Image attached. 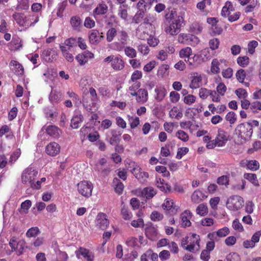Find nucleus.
Wrapping results in <instances>:
<instances>
[{
	"mask_svg": "<svg viewBox=\"0 0 261 261\" xmlns=\"http://www.w3.org/2000/svg\"><path fill=\"white\" fill-rule=\"evenodd\" d=\"M165 32L171 35H175L180 31V28L185 25L183 17H166Z\"/></svg>",
	"mask_w": 261,
	"mask_h": 261,
	"instance_id": "f257e3e1",
	"label": "nucleus"
},
{
	"mask_svg": "<svg viewBox=\"0 0 261 261\" xmlns=\"http://www.w3.org/2000/svg\"><path fill=\"white\" fill-rule=\"evenodd\" d=\"M89 92L90 95L91 101H89L87 99H84L83 106L88 112L93 113L98 109L99 98L96 90L93 87L90 88Z\"/></svg>",
	"mask_w": 261,
	"mask_h": 261,
	"instance_id": "f03ea898",
	"label": "nucleus"
},
{
	"mask_svg": "<svg viewBox=\"0 0 261 261\" xmlns=\"http://www.w3.org/2000/svg\"><path fill=\"white\" fill-rule=\"evenodd\" d=\"M236 134L244 141L249 140L252 136L253 129L249 123H242L239 124L236 128Z\"/></svg>",
	"mask_w": 261,
	"mask_h": 261,
	"instance_id": "7ed1b4c3",
	"label": "nucleus"
},
{
	"mask_svg": "<svg viewBox=\"0 0 261 261\" xmlns=\"http://www.w3.org/2000/svg\"><path fill=\"white\" fill-rule=\"evenodd\" d=\"M38 171L33 167H29L24 170L21 174V181L23 184L30 186L34 181L38 175Z\"/></svg>",
	"mask_w": 261,
	"mask_h": 261,
	"instance_id": "20e7f679",
	"label": "nucleus"
},
{
	"mask_svg": "<svg viewBox=\"0 0 261 261\" xmlns=\"http://www.w3.org/2000/svg\"><path fill=\"white\" fill-rule=\"evenodd\" d=\"M243 198L238 195L230 197L226 202L227 207L231 211H237L241 209L244 205Z\"/></svg>",
	"mask_w": 261,
	"mask_h": 261,
	"instance_id": "39448f33",
	"label": "nucleus"
},
{
	"mask_svg": "<svg viewBox=\"0 0 261 261\" xmlns=\"http://www.w3.org/2000/svg\"><path fill=\"white\" fill-rule=\"evenodd\" d=\"M106 63H111V67L116 70H121L124 67V62L119 56L111 55L104 59Z\"/></svg>",
	"mask_w": 261,
	"mask_h": 261,
	"instance_id": "423d86ee",
	"label": "nucleus"
},
{
	"mask_svg": "<svg viewBox=\"0 0 261 261\" xmlns=\"http://www.w3.org/2000/svg\"><path fill=\"white\" fill-rule=\"evenodd\" d=\"M92 184L88 181H82L77 184V190L80 194L85 197L92 195Z\"/></svg>",
	"mask_w": 261,
	"mask_h": 261,
	"instance_id": "0eeeda50",
	"label": "nucleus"
},
{
	"mask_svg": "<svg viewBox=\"0 0 261 261\" xmlns=\"http://www.w3.org/2000/svg\"><path fill=\"white\" fill-rule=\"evenodd\" d=\"M199 236L196 234H192L190 237V242L185 247V249L190 252H195L199 249Z\"/></svg>",
	"mask_w": 261,
	"mask_h": 261,
	"instance_id": "6e6552de",
	"label": "nucleus"
},
{
	"mask_svg": "<svg viewBox=\"0 0 261 261\" xmlns=\"http://www.w3.org/2000/svg\"><path fill=\"white\" fill-rule=\"evenodd\" d=\"M132 96H136L137 102L140 104L145 103L148 98V93L147 91L145 89H139L137 93L132 94Z\"/></svg>",
	"mask_w": 261,
	"mask_h": 261,
	"instance_id": "1a4fd4ad",
	"label": "nucleus"
},
{
	"mask_svg": "<svg viewBox=\"0 0 261 261\" xmlns=\"http://www.w3.org/2000/svg\"><path fill=\"white\" fill-rule=\"evenodd\" d=\"M41 56L45 61L52 62L57 59V53L53 48H48L43 50Z\"/></svg>",
	"mask_w": 261,
	"mask_h": 261,
	"instance_id": "9d476101",
	"label": "nucleus"
},
{
	"mask_svg": "<svg viewBox=\"0 0 261 261\" xmlns=\"http://www.w3.org/2000/svg\"><path fill=\"white\" fill-rule=\"evenodd\" d=\"M95 223L96 226L102 230L106 229L109 225V221L103 213L98 214Z\"/></svg>",
	"mask_w": 261,
	"mask_h": 261,
	"instance_id": "9b49d317",
	"label": "nucleus"
},
{
	"mask_svg": "<svg viewBox=\"0 0 261 261\" xmlns=\"http://www.w3.org/2000/svg\"><path fill=\"white\" fill-rule=\"evenodd\" d=\"M207 22L211 25L212 30L214 34L219 35L222 33V27L217 17H208Z\"/></svg>",
	"mask_w": 261,
	"mask_h": 261,
	"instance_id": "f8f14e48",
	"label": "nucleus"
},
{
	"mask_svg": "<svg viewBox=\"0 0 261 261\" xmlns=\"http://www.w3.org/2000/svg\"><path fill=\"white\" fill-rule=\"evenodd\" d=\"M234 11V8L232 3L229 1H227L225 5L223 6L221 11V15L222 16H240L241 13L237 12L234 15H230L231 12Z\"/></svg>",
	"mask_w": 261,
	"mask_h": 261,
	"instance_id": "ddd939ff",
	"label": "nucleus"
},
{
	"mask_svg": "<svg viewBox=\"0 0 261 261\" xmlns=\"http://www.w3.org/2000/svg\"><path fill=\"white\" fill-rule=\"evenodd\" d=\"M229 233V229L227 227L219 229L216 232L210 233L208 234V238L210 240H217L218 238L226 237Z\"/></svg>",
	"mask_w": 261,
	"mask_h": 261,
	"instance_id": "4468645a",
	"label": "nucleus"
},
{
	"mask_svg": "<svg viewBox=\"0 0 261 261\" xmlns=\"http://www.w3.org/2000/svg\"><path fill=\"white\" fill-rule=\"evenodd\" d=\"M198 38L194 35L188 34H180L178 36V41L180 43L186 44H191L192 42H196Z\"/></svg>",
	"mask_w": 261,
	"mask_h": 261,
	"instance_id": "2eb2a0df",
	"label": "nucleus"
},
{
	"mask_svg": "<svg viewBox=\"0 0 261 261\" xmlns=\"http://www.w3.org/2000/svg\"><path fill=\"white\" fill-rule=\"evenodd\" d=\"M94 57V54L89 51H86L82 54L77 55L75 59L80 65H84L90 59Z\"/></svg>",
	"mask_w": 261,
	"mask_h": 261,
	"instance_id": "dca6fc26",
	"label": "nucleus"
},
{
	"mask_svg": "<svg viewBox=\"0 0 261 261\" xmlns=\"http://www.w3.org/2000/svg\"><path fill=\"white\" fill-rule=\"evenodd\" d=\"M103 39V36L99 35V32L97 30H92L89 33V42L92 44H97Z\"/></svg>",
	"mask_w": 261,
	"mask_h": 261,
	"instance_id": "f3484780",
	"label": "nucleus"
},
{
	"mask_svg": "<svg viewBox=\"0 0 261 261\" xmlns=\"http://www.w3.org/2000/svg\"><path fill=\"white\" fill-rule=\"evenodd\" d=\"M60 151V146L55 142L50 143L46 147V152L50 156H56L59 153Z\"/></svg>",
	"mask_w": 261,
	"mask_h": 261,
	"instance_id": "a211bd4d",
	"label": "nucleus"
},
{
	"mask_svg": "<svg viewBox=\"0 0 261 261\" xmlns=\"http://www.w3.org/2000/svg\"><path fill=\"white\" fill-rule=\"evenodd\" d=\"M163 208L169 211L170 215H174L176 214L179 207L177 206L174 205L173 200L166 199L165 202L163 203Z\"/></svg>",
	"mask_w": 261,
	"mask_h": 261,
	"instance_id": "6ab92c4d",
	"label": "nucleus"
},
{
	"mask_svg": "<svg viewBox=\"0 0 261 261\" xmlns=\"http://www.w3.org/2000/svg\"><path fill=\"white\" fill-rule=\"evenodd\" d=\"M227 133L222 129H219L218 135L215 139V143L218 146H223L227 141Z\"/></svg>",
	"mask_w": 261,
	"mask_h": 261,
	"instance_id": "aec40b11",
	"label": "nucleus"
},
{
	"mask_svg": "<svg viewBox=\"0 0 261 261\" xmlns=\"http://www.w3.org/2000/svg\"><path fill=\"white\" fill-rule=\"evenodd\" d=\"M75 254L78 258H80V255L83 256L87 261H93V254L87 249L80 247L78 250L75 251Z\"/></svg>",
	"mask_w": 261,
	"mask_h": 261,
	"instance_id": "412c9836",
	"label": "nucleus"
},
{
	"mask_svg": "<svg viewBox=\"0 0 261 261\" xmlns=\"http://www.w3.org/2000/svg\"><path fill=\"white\" fill-rule=\"evenodd\" d=\"M222 64H224L226 66V61L225 60H218L217 59L213 60L211 63V71L214 74H217L220 72V67Z\"/></svg>",
	"mask_w": 261,
	"mask_h": 261,
	"instance_id": "4be33fe9",
	"label": "nucleus"
},
{
	"mask_svg": "<svg viewBox=\"0 0 261 261\" xmlns=\"http://www.w3.org/2000/svg\"><path fill=\"white\" fill-rule=\"evenodd\" d=\"M83 117L79 111L75 112V113L71 120L70 126L74 129L77 128L80 124L83 121Z\"/></svg>",
	"mask_w": 261,
	"mask_h": 261,
	"instance_id": "5701e85b",
	"label": "nucleus"
},
{
	"mask_svg": "<svg viewBox=\"0 0 261 261\" xmlns=\"http://www.w3.org/2000/svg\"><path fill=\"white\" fill-rule=\"evenodd\" d=\"M202 83V77L198 73H194L191 76V82L190 87L192 89H196L200 87Z\"/></svg>",
	"mask_w": 261,
	"mask_h": 261,
	"instance_id": "b1692460",
	"label": "nucleus"
},
{
	"mask_svg": "<svg viewBox=\"0 0 261 261\" xmlns=\"http://www.w3.org/2000/svg\"><path fill=\"white\" fill-rule=\"evenodd\" d=\"M158 234L157 228L152 224L149 225L145 229L146 237L149 240H153Z\"/></svg>",
	"mask_w": 261,
	"mask_h": 261,
	"instance_id": "393cba45",
	"label": "nucleus"
},
{
	"mask_svg": "<svg viewBox=\"0 0 261 261\" xmlns=\"http://www.w3.org/2000/svg\"><path fill=\"white\" fill-rule=\"evenodd\" d=\"M156 185L161 191L165 193H170L171 191V186L167 183H165L163 179L156 178Z\"/></svg>",
	"mask_w": 261,
	"mask_h": 261,
	"instance_id": "a878e982",
	"label": "nucleus"
},
{
	"mask_svg": "<svg viewBox=\"0 0 261 261\" xmlns=\"http://www.w3.org/2000/svg\"><path fill=\"white\" fill-rule=\"evenodd\" d=\"M46 133L54 138H58L61 134L59 128L55 125L48 126L46 129Z\"/></svg>",
	"mask_w": 261,
	"mask_h": 261,
	"instance_id": "bb28decb",
	"label": "nucleus"
},
{
	"mask_svg": "<svg viewBox=\"0 0 261 261\" xmlns=\"http://www.w3.org/2000/svg\"><path fill=\"white\" fill-rule=\"evenodd\" d=\"M192 213L190 211H185L184 213L181 215V226L184 227L190 226L191 223L190 221Z\"/></svg>",
	"mask_w": 261,
	"mask_h": 261,
	"instance_id": "cd10ccee",
	"label": "nucleus"
},
{
	"mask_svg": "<svg viewBox=\"0 0 261 261\" xmlns=\"http://www.w3.org/2000/svg\"><path fill=\"white\" fill-rule=\"evenodd\" d=\"M62 94L60 91L51 90L49 99L53 103H58L62 100Z\"/></svg>",
	"mask_w": 261,
	"mask_h": 261,
	"instance_id": "c85d7f7f",
	"label": "nucleus"
},
{
	"mask_svg": "<svg viewBox=\"0 0 261 261\" xmlns=\"http://www.w3.org/2000/svg\"><path fill=\"white\" fill-rule=\"evenodd\" d=\"M206 197V196L201 191L196 190L193 193L191 196V199L193 202L198 203Z\"/></svg>",
	"mask_w": 261,
	"mask_h": 261,
	"instance_id": "c756f323",
	"label": "nucleus"
},
{
	"mask_svg": "<svg viewBox=\"0 0 261 261\" xmlns=\"http://www.w3.org/2000/svg\"><path fill=\"white\" fill-rule=\"evenodd\" d=\"M111 133L112 137L109 139L110 144L113 145L118 143L120 141V136L121 135V133L115 129L111 130Z\"/></svg>",
	"mask_w": 261,
	"mask_h": 261,
	"instance_id": "7c9ffc66",
	"label": "nucleus"
},
{
	"mask_svg": "<svg viewBox=\"0 0 261 261\" xmlns=\"http://www.w3.org/2000/svg\"><path fill=\"white\" fill-rule=\"evenodd\" d=\"M10 66L14 67L15 73L18 75H21L23 74L24 70L23 66L16 61L12 60L10 63Z\"/></svg>",
	"mask_w": 261,
	"mask_h": 261,
	"instance_id": "2f4dec72",
	"label": "nucleus"
},
{
	"mask_svg": "<svg viewBox=\"0 0 261 261\" xmlns=\"http://www.w3.org/2000/svg\"><path fill=\"white\" fill-rule=\"evenodd\" d=\"M154 91L156 93L155 99L158 101L163 100L167 93L166 89L163 87H160L155 88Z\"/></svg>",
	"mask_w": 261,
	"mask_h": 261,
	"instance_id": "473e14b6",
	"label": "nucleus"
},
{
	"mask_svg": "<svg viewBox=\"0 0 261 261\" xmlns=\"http://www.w3.org/2000/svg\"><path fill=\"white\" fill-rule=\"evenodd\" d=\"M142 194L147 199H151L155 194L156 191L152 187L145 188L142 192Z\"/></svg>",
	"mask_w": 261,
	"mask_h": 261,
	"instance_id": "72a5a7b5",
	"label": "nucleus"
},
{
	"mask_svg": "<svg viewBox=\"0 0 261 261\" xmlns=\"http://www.w3.org/2000/svg\"><path fill=\"white\" fill-rule=\"evenodd\" d=\"M70 23L73 29L77 31H80L82 27L80 17H71Z\"/></svg>",
	"mask_w": 261,
	"mask_h": 261,
	"instance_id": "f704fd0d",
	"label": "nucleus"
},
{
	"mask_svg": "<svg viewBox=\"0 0 261 261\" xmlns=\"http://www.w3.org/2000/svg\"><path fill=\"white\" fill-rule=\"evenodd\" d=\"M182 113L177 107H174L169 112V116L172 118L179 119L182 117Z\"/></svg>",
	"mask_w": 261,
	"mask_h": 261,
	"instance_id": "c9c22d12",
	"label": "nucleus"
},
{
	"mask_svg": "<svg viewBox=\"0 0 261 261\" xmlns=\"http://www.w3.org/2000/svg\"><path fill=\"white\" fill-rule=\"evenodd\" d=\"M137 7L139 10L137 15H138L139 16L144 15L145 12L147 9V6L145 4V0H140L137 5Z\"/></svg>",
	"mask_w": 261,
	"mask_h": 261,
	"instance_id": "e433bc0d",
	"label": "nucleus"
},
{
	"mask_svg": "<svg viewBox=\"0 0 261 261\" xmlns=\"http://www.w3.org/2000/svg\"><path fill=\"white\" fill-rule=\"evenodd\" d=\"M202 26L199 22H194L190 27V31L191 32L194 34H199L202 30Z\"/></svg>",
	"mask_w": 261,
	"mask_h": 261,
	"instance_id": "4c0bfd02",
	"label": "nucleus"
},
{
	"mask_svg": "<svg viewBox=\"0 0 261 261\" xmlns=\"http://www.w3.org/2000/svg\"><path fill=\"white\" fill-rule=\"evenodd\" d=\"M113 184L115 187V190L118 194H121L123 190L124 186L123 184L120 182L119 179L115 177L113 179Z\"/></svg>",
	"mask_w": 261,
	"mask_h": 261,
	"instance_id": "58836bf2",
	"label": "nucleus"
},
{
	"mask_svg": "<svg viewBox=\"0 0 261 261\" xmlns=\"http://www.w3.org/2000/svg\"><path fill=\"white\" fill-rule=\"evenodd\" d=\"M244 177L250 181L254 186L258 187L259 184L256 174L253 173H245Z\"/></svg>",
	"mask_w": 261,
	"mask_h": 261,
	"instance_id": "ea45409f",
	"label": "nucleus"
},
{
	"mask_svg": "<svg viewBox=\"0 0 261 261\" xmlns=\"http://www.w3.org/2000/svg\"><path fill=\"white\" fill-rule=\"evenodd\" d=\"M108 10V6L104 3L99 4L95 9L94 12L96 15L105 14Z\"/></svg>",
	"mask_w": 261,
	"mask_h": 261,
	"instance_id": "a19ab883",
	"label": "nucleus"
},
{
	"mask_svg": "<svg viewBox=\"0 0 261 261\" xmlns=\"http://www.w3.org/2000/svg\"><path fill=\"white\" fill-rule=\"evenodd\" d=\"M192 49L189 47H186L182 48L179 51V57L181 58L185 59V62L186 59H187L188 57L192 56Z\"/></svg>",
	"mask_w": 261,
	"mask_h": 261,
	"instance_id": "79ce46f5",
	"label": "nucleus"
},
{
	"mask_svg": "<svg viewBox=\"0 0 261 261\" xmlns=\"http://www.w3.org/2000/svg\"><path fill=\"white\" fill-rule=\"evenodd\" d=\"M32 205V202L30 200H26L21 204L20 209L19 212L21 214H27L28 212L29 209Z\"/></svg>",
	"mask_w": 261,
	"mask_h": 261,
	"instance_id": "37998d69",
	"label": "nucleus"
},
{
	"mask_svg": "<svg viewBox=\"0 0 261 261\" xmlns=\"http://www.w3.org/2000/svg\"><path fill=\"white\" fill-rule=\"evenodd\" d=\"M125 55L132 59H133L137 56V51L133 47L130 46H125L124 49Z\"/></svg>",
	"mask_w": 261,
	"mask_h": 261,
	"instance_id": "c03bdc74",
	"label": "nucleus"
},
{
	"mask_svg": "<svg viewBox=\"0 0 261 261\" xmlns=\"http://www.w3.org/2000/svg\"><path fill=\"white\" fill-rule=\"evenodd\" d=\"M197 214L200 216H204L208 213V208L206 203L200 204L196 208Z\"/></svg>",
	"mask_w": 261,
	"mask_h": 261,
	"instance_id": "a18cd8bd",
	"label": "nucleus"
},
{
	"mask_svg": "<svg viewBox=\"0 0 261 261\" xmlns=\"http://www.w3.org/2000/svg\"><path fill=\"white\" fill-rule=\"evenodd\" d=\"M128 165L129 168H132V169L130 171L137 178V176L138 175V173L139 174L141 170V168L134 162H130Z\"/></svg>",
	"mask_w": 261,
	"mask_h": 261,
	"instance_id": "49530a36",
	"label": "nucleus"
},
{
	"mask_svg": "<svg viewBox=\"0 0 261 261\" xmlns=\"http://www.w3.org/2000/svg\"><path fill=\"white\" fill-rule=\"evenodd\" d=\"M121 214L122 218L125 220H129L132 217L131 213L128 212L127 207L125 205H123L121 207Z\"/></svg>",
	"mask_w": 261,
	"mask_h": 261,
	"instance_id": "de8ad7c7",
	"label": "nucleus"
},
{
	"mask_svg": "<svg viewBox=\"0 0 261 261\" xmlns=\"http://www.w3.org/2000/svg\"><path fill=\"white\" fill-rule=\"evenodd\" d=\"M27 17H15V20L19 25L28 27L31 25V23L27 20Z\"/></svg>",
	"mask_w": 261,
	"mask_h": 261,
	"instance_id": "09e8293b",
	"label": "nucleus"
},
{
	"mask_svg": "<svg viewBox=\"0 0 261 261\" xmlns=\"http://www.w3.org/2000/svg\"><path fill=\"white\" fill-rule=\"evenodd\" d=\"M249 59L247 56L239 57L237 59L238 64L243 67L247 66L249 64Z\"/></svg>",
	"mask_w": 261,
	"mask_h": 261,
	"instance_id": "8fccbe9b",
	"label": "nucleus"
},
{
	"mask_svg": "<svg viewBox=\"0 0 261 261\" xmlns=\"http://www.w3.org/2000/svg\"><path fill=\"white\" fill-rule=\"evenodd\" d=\"M40 232L39 229L37 227H33L30 228L26 233L28 237H35Z\"/></svg>",
	"mask_w": 261,
	"mask_h": 261,
	"instance_id": "3c124183",
	"label": "nucleus"
},
{
	"mask_svg": "<svg viewBox=\"0 0 261 261\" xmlns=\"http://www.w3.org/2000/svg\"><path fill=\"white\" fill-rule=\"evenodd\" d=\"M235 93L239 98L244 99L247 98L248 93L246 90L243 88H239L235 91Z\"/></svg>",
	"mask_w": 261,
	"mask_h": 261,
	"instance_id": "603ef678",
	"label": "nucleus"
},
{
	"mask_svg": "<svg viewBox=\"0 0 261 261\" xmlns=\"http://www.w3.org/2000/svg\"><path fill=\"white\" fill-rule=\"evenodd\" d=\"M163 215L158 211H153L150 215V219L153 221H159L163 219Z\"/></svg>",
	"mask_w": 261,
	"mask_h": 261,
	"instance_id": "864d4df0",
	"label": "nucleus"
},
{
	"mask_svg": "<svg viewBox=\"0 0 261 261\" xmlns=\"http://www.w3.org/2000/svg\"><path fill=\"white\" fill-rule=\"evenodd\" d=\"M236 76L238 81L243 83L246 77V72L244 70L241 69L237 72Z\"/></svg>",
	"mask_w": 261,
	"mask_h": 261,
	"instance_id": "5fc2aeb1",
	"label": "nucleus"
},
{
	"mask_svg": "<svg viewBox=\"0 0 261 261\" xmlns=\"http://www.w3.org/2000/svg\"><path fill=\"white\" fill-rule=\"evenodd\" d=\"M170 253L169 251L164 250L160 252L159 257L161 261H166L170 258Z\"/></svg>",
	"mask_w": 261,
	"mask_h": 261,
	"instance_id": "6e6d98bb",
	"label": "nucleus"
},
{
	"mask_svg": "<svg viewBox=\"0 0 261 261\" xmlns=\"http://www.w3.org/2000/svg\"><path fill=\"white\" fill-rule=\"evenodd\" d=\"M226 120L229 122L230 124H233L237 121V116L234 112H229L227 114L225 117Z\"/></svg>",
	"mask_w": 261,
	"mask_h": 261,
	"instance_id": "4d7b16f0",
	"label": "nucleus"
},
{
	"mask_svg": "<svg viewBox=\"0 0 261 261\" xmlns=\"http://www.w3.org/2000/svg\"><path fill=\"white\" fill-rule=\"evenodd\" d=\"M176 136L184 142H187L189 140L188 134L184 131L179 130L176 133Z\"/></svg>",
	"mask_w": 261,
	"mask_h": 261,
	"instance_id": "13d9d810",
	"label": "nucleus"
},
{
	"mask_svg": "<svg viewBox=\"0 0 261 261\" xmlns=\"http://www.w3.org/2000/svg\"><path fill=\"white\" fill-rule=\"evenodd\" d=\"M226 261H241V259L238 254L232 252L226 256Z\"/></svg>",
	"mask_w": 261,
	"mask_h": 261,
	"instance_id": "bf43d9fd",
	"label": "nucleus"
},
{
	"mask_svg": "<svg viewBox=\"0 0 261 261\" xmlns=\"http://www.w3.org/2000/svg\"><path fill=\"white\" fill-rule=\"evenodd\" d=\"M11 44L13 46L14 48H12V49L14 50H17L20 49L22 46V44L21 43V41L19 40V38H13V40L11 42Z\"/></svg>",
	"mask_w": 261,
	"mask_h": 261,
	"instance_id": "052dcab7",
	"label": "nucleus"
},
{
	"mask_svg": "<svg viewBox=\"0 0 261 261\" xmlns=\"http://www.w3.org/2000/svg\"><path fill=\"white\" fill-rule=\"evenodd\" d=\"M77 40L75 38H70L65 40L64 44L69 48L77 45Z\"/></svg>",
	"mask_w": 261,
	"mask_h": 261,
	"instance_id": "680f3d73",
	"label": "nucleus"
},
{
	"mask_svg": "<svg viewBox=\"0 0 261 261\" xmlns=\"http://www.w3.org/2000/svg\"><path fill=\"white\" fill-rule=\"evenodd\" d=\"M24 246L25 242L24 241H20L17 243V246L15 251L17 252V255H20L22 253Z\"/></svg>",
	"mask_w": 261,
	"mask_h": 261,
	"instance_id": "e2e57ef3",
	"label": "nucleus"
},
{
	"mask_svg": "<svg viewBox=\"0 0 261 261\" xmlns=\"http://www.w3.org/2000/svg\"><path fill=\"white\" fill-rule=\"evenodd\" d=\"M250 109L253 112H258L261 111V101H255L251 103Z\"/></svg>",
	"mask_w": 261,
	"mask_h": 261,
	"instance_id": "0e129e2a",
	"label": "nucleus"
},
{
	"mask_svg": "<svg viewBox=\"0 0 261 261\" xmlns=\"http://www.w3.org/2000/svg\"><path fill=\"white\" fill-rule=\"evenodd\" d=\"M214 102H219L221 100L220 95L215 90H210V95Z\"/></svg>",
	"mask_w": 261,
	"mask_h": 261,
	"instance_id": "69168bd1",
	"label": "nucleus"
},
{
	"mask_svg": "<svg viewBox=\"0 0 261 261\" xmlns=\"http://www.w3.org/2000/svg\"><path fill=\"white\" fill-rule=\"evenodd\" d=\"M247 167L252 170H256L259 168V163L255 160H251L248 162Z\"/></svg>",
	"mask_w": 261,
	"mask_h": 261,
	"instance_id": "338daca9",
	"label": "nucleus"
},
{
	"mask_svg": "<svg viewBox=\"0 0 261 261\" xmlns=\"http://www.w3.org/2000/svg\"><path fill=\"white\" fill-rule=\"evenodd\" d=\"M226 86L224 85L223 83H220L218 84V85L217 86L216 90L217 92L220 95H224L225 94V93L226 91Z\"/></svg>",
	"mask_w": 261,
	"mask_h": 261,
	"instance_id": "774afa93",
	"label": "nucleus"
}]
</instances>
